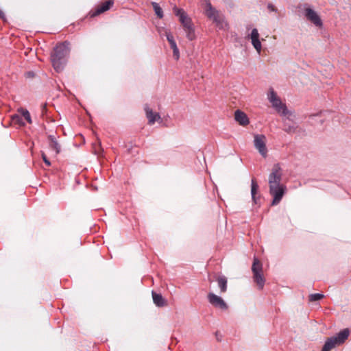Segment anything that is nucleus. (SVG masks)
I'll return each instance as SVG.
<instances>
[{"label":"nucleus","instance_id":"nucleus-1","mask_svg":"<svg viewBox=\"0 0 351 351\" xmlns=\"http://www.w3.org/2000/svg\"><path fill=\"white\" fill-rule=\"evenodd\" d=\"M282 170L279 164H275L268 177L269 193L273 197L272 205H277L283 197L287 187L281 183Z\"/></svg>","mask_w":351,"mask_h":351},{"label":"nucleus","instance_id":"nucleus-2","mask_svg":"<svg viewBox=\"0 0 351 351\" xmlns=\"http://www.w3.org/2000/svg\"><path fill=\"white\" fill-rule=\"evenodd\" d=\"M69 52L68 45L66 43H60L54 48L51 55V61L56 71L60 72L63 70Z\"/></svg>","mask_w":351,"mask_h":351},{"label":"nucleus","instance_id":"nucleus-3","mask_svg":"<svg viewBox=\"0 0 351 351\" xmlns=\"http://www.w3.org/2000/svg\"><path fill=\"white\" fill-rule=\"evenodd\" d=\"M173 10L176 16L179 17V21L183 26L186 37L190 40H193L195 38V29L191 19L183 9L175 6Z\"/></svg>","mask_w":351,"mask_h":351},{"label":"nucleus","instance_id":"nucleus-4","mask_svg":"<svg viewBox=\"0 0 351 351\" xmlns=\"http://www.w3.org/2000/svg\"><path fill=\"white\" fill-rule=\"evenodd\" d=\"M267 99L271 104L272 107L281 116L287 117L291 114V112L287 109L286 104L282 102L280 98L272 88H270L269 90Z\"/></svg>","mask_w":351,"mask_h":351},{"label":"nucleus","instance_id":"nucleus-5","mask_svg":"<svg viewBox=\"0 0 351 351\" xmlns=\"http://www.w3.org/2000/svg\"><path fill=\"white\" fill-rule=\"evenodd\" d=\"M350 334V331L348 328H345L340 331L336 336L328 338L323 348L322 351H330L336 346L340 345L348 339Z\"/></svg>","mask_w":351,"mask_h":351},{"label":"nucleus","instance_id":"nucleus-6","mask_svg":"<svg viewBox=\"0 0 351 351\" xmlns=\"http://www.w3.org/2000/svg\"><path fill=\"white\" fill-rule=\"evenodd\" d=\"M254 145L263 157H264V158L267 157V149L266 147V137L265 135L254 134Z\"/></svg>","mask_w":351,"mask_h":351},{"label":"nucleus","instance_id":"nucleus-7","mask_svg":"<svg viewBox=\"0 0 351 351\" xmlns=\"http://www.w3.org/2000/svg\"><path fill=\"white\" fill-rule=\"evenodd\" d=\"M304 16L307 19L308 21H309L311 23H312L316 27H321L323 25L322 21L318 14L311 8H305L304 9Z\"/></svg>","mask_w":351,"mask_h":351},{"label":"nucleus","instance_id":"nucleus-8","mask_svg":"<svg viewBox=\"0 0 351 351\" xmlns=\"http://www.w3.org/2000/svg\"><path fill=\"white\" fill-rule=\"evenodd\" d=\"M208 300L211 305L216 308H219L222 310H226L228 308V306L224 300L213 293H209L208 294Z\"/></svg>","mask_w":351,"mask_h":351},{"label":"nucleus","instance_id":"nucleus-9","mask_svg":"<svg viewBox=\"0 0 351 351\" xmlns=\"http://www.w3.org/2000/svg\"><path fill=\"white\" fill-rule=\"evenodd\" d=\"M249 37L251 39L252 46L254 47L257 53L260 54L262 49V45L259 38L258 29L256 28L253 29Z\"/></svg>","mask_w":351,"mask_h":351},{"label":"nucleus","instance_id":"nucleus-10","mask_svg":"<svg viewBox=\"0 0 351 351\" xmlns=\"http://www.w3.org/2000/svg\"><path fill=\"white\" fill-rule=\"evenodd\" d=\"M145 111L146 114V117L148 119V123L149 125H153L156 121H159L161 120L160 115L158 112H154L153 110L149 108L147 105L145 106Z\"/></svg>","mask_w":351,"mask_h":351},{"label":"nucleus","instance_id":"nucleus-11","mask_svg":"<svg viewBox=\"0 0 351 351\" xmlns=\"http://www.w3.org/2000/svg\"><path fill=\"white\" fill-rule=\"evenodd\" d=\"M152 294L153 302L156 306L163 307L167 306V300L162 297V295L160 293H157L154 291H152Z\"/></svg>","mask_w":351,"mask_h":351},{"label":"nucleus","instance_id":"nucleus-12","mask_svg":"<svg viewBox=\"0 0 351 351\" xmlns=\"http://www.w3.org/2000/svg\"><path fill=\"white\" fill-rule=\"evenodd\" d=\"M212 21L219 29H224L228 26L227 23L224 21L223 16L220 12L215 15V16L212 19Z\"/></svg>","mask_w":351,"mask_h":351},{"label":"nucleus","instance_id":"nucleus-13","mask_svg":"<svg viewBox=\"0 0 351 351\" xmlns=\"http://www.w3.org/2000/svg\"><path fill=\"white\" fill-rule=\"evenodd\" d=\"M235 120L241 125H246L249 123V119L244 112L237 110L234 114Z\"/></svg>","mask_w":351,"mask_h":351},{"label":"nucleus","instance_id":"nucleus-14","mask_svg":"<svg viewBox=\"0 0 351 351\" xmlns=\"http://www.w3.org/2000/svg\"><path fill=\"white\" fill-rule=\"evenodd\" d=\"M113 3L114 0H107L105 2L102 3L101 5L97 8L95 15L99 14L108 10L113 5Z\"/></svg>","mask_w":351,"mask_h":351},{"label":"nucleus","instance_id":"nucleus-15","mask_svg":"<svg viewBox=\"0 0 351 351\" xmlns=\"http://www.w3.org/2000/svg\"><path fill=\"white\" fill-rule=\"evenodd\" d=\"M48 138L50 149L54 152L55 156L58 155L60 152V145L53 136L50 135Z\"/></svg>","mask_w":351,"mask_h":351},{"label":"nucleus","instance_id":"nucleus-16","mask_svg":"<svg viewBox=\"0 0 351 351\" xmlns=\"http://www.w3.org/2000/svg\"><path fill=\"white\" fill-rule=\"evenodd\" d=\"M258 185L254 178L252 179L251 181V195L252 199L254 204H257L258 197H256V194L258 191Z\"/></svg>","mask_w":351,"mask_h":351},{"label":"nucleus","instance_id":"nucleus-17","mask_svg":"<svg viewBox=\"0 0 351 351\" xmlns=\"http://www.w3.org/2000/svg\"><path fill=\"white\" fill-rule=\"evenodd\" d=\"M254 281L256 283L259 289H262L265 285V278L263 273L253 274Z\"/></svg>","mask_w":351,"mask_h":351},{"label":"nucleus","instance_id":"nucleus-18","mask_svg":"<svg viewBox=\"0 0 351 351\" xmlns=\"http://www.w3.org/2000/svg\"><path fill=\"white\" fill-rule=\"evenodd\" d=\"M219 12L215 10L210 3L206 5L205 14L208 18L212 20Z\"/></svg>","mask_w":351,"mask_h":351},{"label":"nucleus","instance_id":"nucleus-19","mask_svg":"<svg viewBox=\"0 0 351 351\" xmlns=\"http://www.w3.org/2000/svg\"><path fill=\"white\" fill-rule=\"evenodd\" d=\"M252 271L253 274L263 273V265L256 257L254 258Z\"/></svg>","mask_w":351,"mask_h":351},{"label":"nucleus","instance_id":"nucleus-20","mask_svg":"<svg viewBox=\"0 0 351 351\" xmlns=\"http://www.w3.org/2000/svg\"><path fill=\"white\" fill-rule=\"evenodd\" d=\"M218 286L221 293H224L227 290V278L224 276H219L217 279Z\"/></svg>","mask_w":351,"mask_h":351},{"label":"nucleus","instance_id":"nucleus-21","mask_svg":"<svg viewBox=\"0 0 351 351\" xmlns=\"http://www.w3.org/2000/svg\"><path fill=\"white\" fill-rule=\"evenodd\" d=\"M152 5L157 16L160 19H162L164 16L163 11L159 4L156 2H152Z\"/></svg>","mask_w":351,"mask_h":351},{"label":"nucleus","instance_id":"nucleus-22","mask_svg":"<svg viewBox=\"0 0 351 351\" xmlns=\"http://www.w3.org/2000/svg\"><path fill=\"white\" fill-rule=\"evenodd\" d=\"M18 112L24 117V119L29 123H32V119L29 111L26 109L20 108Z\"/></svg>","mask_w":351,"mask_h":351},{"label":"nucleus","instance_id":"nucleus-23","mask_svg":"<svg viewBox=\"0 0 351 351\" xmlns=\"http://www.w3.org/2000/svg\"><path fill=\"white\" fill-rule=\"evenodd\" d=\"M284 127V130L289 134L295 132L298 128L295 124L288 125L286 123H285Z\"/></svg>","mask_w":351,"mask_h":351},{"label":"nucleus","instance_id":"nucleus-24","mask_svg":"<svg viewBox=\"0 0 351 351\" xmlns=\"http://www.w3.org/2000/svg\"><path fill=\"white\" fill-rule=\"evenodd\" d=\"M324 297L323 294L321 293H313L309 295V301L315 302L322 299Z\"/></svg>","mask_w":351,"mask_h":351},{"label":"nucleus","instance_id":"nucleus-25","mask_svg":"<svg viewBox=\"0 0 351 351\" xmlns=\"http://www.w3.org/2000/svg\"><path fill=\"white\" fill-rule=\"evenodd\" d=\"M165 35L168 40V42L170 43L173 41H174V38H173V36H172V34L168 32L167 30H165Z\"/></svg>","mask_w":351,"mask_h":351},{"label":"nucleus","instance_id":"nucleus-26","mask_svg":"<svg viewBox=\"0 0 351 351\" xmlns=\"http://www.w3.org/2000/svg\"><path fill=\"white\" fill-rule=\"evenodd\" d=\"M172 50L174 58L178 60L180 58V51L178 47L173 48Z\"/></svg>","mask_w":351,"mask_h":351},{"label":"nucleus","instance_id":"nucleus-27","mask_svg":"<svg viewBox=\"0 0 351 351\" xmlns=\"http://www.w3.org/2000/svg\"><path fill=\"white\" fill-rule=\"evenodd\" d=\"M41 156H42V158H43V160L44 162H45L47 166H50V165H51V162H50V161L47 159V156H46V154H45L44 152H42Z\"/></svg>","mask_w":351,"mask_h":351},{"label":"nucleus","instance_id":"nucleus-28","mask_svg":"<svg viewBox=\"0 0 351 351\" xmlns=\"http://www.w3.org/2000/svg\"><path fill=\"white\" fill-rule=\"evenodd\" d=\"M267 9L269 12H277V8L272 3H268Z\"/></svg>","mask_w":351,"mask_h":351},{"label":"nucleus","instance_id":"nucleus-29","mask_svg":"<svg viewBox=\"0 0 351 351\" xmlns=\"http://www.w3.org/2000/svg\"><path fill=\"white\" fill-rule=\"evenodd\" d=\"M169 45H170V47H171V49L176 48L177 47V45H176V43L175 40L171 42V43H170Z\"/></svg>","mask_w":351,"mask_h":351},{"label":"nucleus","instance_id":"nucleus-30","mask_svg":"<svg viewBox=\"0 0 351 351\" xmlns=\"http://www.w3.org/2000/svg\"><path fill=\"white\" fill-rule=\"evenodd\" d=\"M13 119L16 120L17 121H19V119H20V117H19V115H17V114H16V115H14V116L13 117Z\"/></svg>","mask_w":351,"mask_h":351},{"label":"nucleus","instance_id":"nucleus-31","mask_svg":"<svg viewBox=\"0 0 351 351\" xmlns=\"http://www.w3.org/2000/svg\"><path fill=\"white\" fill-rule=\"evenodd\" d=\"M3 16V13L2 11H0V17L2 18Z\"/></svg>","mask_w":351,"mask_h":351}]
</instances>
